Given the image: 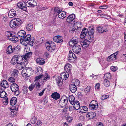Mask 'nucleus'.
<instances>
[{
  "label": "nucleus",
  "instance_id": "obj_35",
  "mask_svg": "<svg viewBox=\"0 0 126 126\" xmlns=\"http://www.w3.org/2000/svg\"><path fill=\"white\" fill-rule=\"evenodd\" d=\"M69 100L72 105H73L75 102V99L74 96L70 95L69 97Z\"/></svg>",
  "mask_w": 126,
  "mask_h": 126
},
{
  "label": "nucleus",
  "instance_id": "obj_12",
  "mask_svg": "<svg viewBox=\"0 0 126 126\" xmlns=\"http://www.w3.org/2000/svg\"><path fill=\"white\" fill-rule=\"evenodd\" d=\"M94 30L93 28H91L90 27L89 29H87V32H87L89 35V36L90 37V39L88 37L89 39V40H90L91 39H92V40L93 39V35L94 33Z\"/></svg>",
  "mask_w": 126,
  "mask_h": 126
},
{
  "label": "nucleus",
  "instance_id": "obj_3",
  "mask_svg": "<svg viewBox=\"0 0 126 126\" xmlns=\"http://www.w3.org/2000/svg\"><path fill=\"white\" fill-rule=\"evenodd\" d=\"M22 23V21L20 19L17 18L13 19L10 21L9 23L11 27L14 28L17 27H18Z\"/></svg>",
  "mask_w": 126,
  "mask_h": 126
},
{
  "label": "nucleus",
  "instance_id": "obj_20",
  "mask_svg": "<svg viewBox=\"0 0 126 126\" xmlns=\"http://www.w3.org/2000/svg\"><path fill=\"white\" fill-rule=\"evenodd\" d=\"M75 16L74 14H72L69 15L67 19V21L69 23L73 21L75 19Z\"/></svg>",
  "mask_w": 126,
  "mask_h": 126
},
{
  "label": "nucleus",
  "instance_id": "obj_5",
  "mask_svg": "<svg viewBox=\"0 0 126 126\" xmlns=\"http://www.w3.org/2000/svg\"><path fill=\"white\" fill-rule=\"evenodd\" d=\"M5 34L8 38V39L13 42L16 43L18 41V37L15 34H13L11 32H6Z\"/></svg>",
  "mask_w": 126,
  "mask_h": 126
},
{
  "label": "nucleus",
  "instance_id": "obj_41",
  "mask_svg": "<svg viewBox=\"0 0 126 126\" xmlns=\"http://www.w3.org/2000/svg\"><path fill=\"white\" fill-rule=\"evenodd\" d=\"M27 60V59H26V60H25V59H23V61L21 62V63H20V64L25 67L28 63Z\"/></svg>",
  "mask_w": 126,
  "mask_h": 126
},
{
  "label": "nucleus",
  "instance_id": "obj_17",
  "mask_svg": "<svg viewBox=\"0 0 126 126\" xmlns=\"http://www.w3.org/2000/svg\"><path fill=\"white\" fill-rule=\"evenodd\" d=\"M10 88L13 92L18 90L19 87L16 84L13 83L11 85Z\"/></svg>",
  "mask_w": 126,
  "mask_h": 126
},
{
  "label": "nucleus",
  "instance_id": "obj_44",
  "mask_svg": "<svg viewBox=\"0 0 126 126\" xmlns=\"http://www.w3.org/2000/svg\"><path fill=\"white\" fill-rule=\"evenodd\" d=\"M110 80H107L106 79H104V83L105 86L107 87H108L110 84V83L109 82V81Z\"/></svg>",
  "mask_w": 126,
  "mask_h": 126
},
{
  "label": "nucleus",
  "instance_id": "obj_8",
  "mask_svg": "<svg viewBox=\"0 0 126 126\" xmlns=\"http://www.w3.org/2000/svg\"><path fill=\"white\" fill-rule=\"evenodd\" d=\"M35 80L34 82V83L31 84L29 87L28 88L30 91H32L34 87L35 86L37 89H38L39 88L40 86V83L38 82V81L35 82Z\"/></svg>",
  "mask_w": 126,
  "mask_h": 126
},
{
  "label": "nucleus",
  "instance_id": "obj_4",
  "mask_svg": "<svg viewBox=\"0 0 126 126\" xmlns=\"http://www.w3.org/2000/svg\"><path fill=\"white\" fill-rule=\"evenodd\" d=\"M23 57L21 55H14L12 59L11 63L13 64H15L16 63L20 64L21 62L23 61Z\"/></svg>",
  "mask_w": 126,
  "mask_h": 126
},
{
  "label": "nucleus",
  "instance_id": "obj_56",
  "mask_svg": "<svg viewBox=\"0 0 126 126\" xmlns=\"http://www.w3.org/2000/svg\"><path fill=\"white\" fill-rule=\"evenodd\" d=\"M54 11L56 12L57 13V14L59 13L61 10L58 7H55L54 9Z\"/></svg>",
  "mask_w": 126,
  "mask_h": 126
},
{
  "label": "nucleus",
  "instance_id": "obj_26",
  "mask_svg": "<svg viewBox=\"0 0 126 126\" xmlns=\"http://www.w3.org/2000/svg\"><path fill=\"white\" fill-rule=\"evenodd\" d=\"M18 71L17 70L14 69L12 72L11 76L16 78L18 77Z\"/></svg>",
  "mask_w": 126,
  "mask_h": 126
},
{
  "label": "nucleus",
  "instance_id": "obj_52",
  "mask_svg": "<svg viewBox=\"0 0 126 126\" xmlns=\"http://www.w3.org/2000/svg\"><path fill=\"white\" fill-rule=\"evenodd\" d=\"M42 123L40 120H38L36 125V126H41Z\"/></svg>",
  "mask_w": 126,
  "mask_h": 126
},
{
  "label": "nucleus",
  "instance_id": "obj_46",
  "mask_svg": "<svg viewBox=\"0 0 126 126\" xmlns=\"http://www.w3.org/2000/svg\"><path fill=\"white\" fill-rule=\"evenodd\" d=\"M28 88L27 86L25 85L22 88V90L24 94H26L27 93V91Z\"/></svg>",
  "mask_w": 126,
  "mask_h": 126
},
{
  "label": "nucleus",
  "instance_id": "obj_33",
  "mask_svg": "<svg viewBox=\"0 0 126 126\" xmlns=\"http://www.w3.org/2000/svg\"><path fill=\"white\" fill-rule=\"evenodd\" d=\"M97 31L99 32L103 33L107 31V29H104L103 27L99 26L97 27Z\"/></svg>",
  "mask_w": 126,
  "mask_h": 126
},
{
  "label": "nucleus",
  "instance_id": "obj_50",
  "mask_svg": "<svg viewBox=\"0 0 126 126\" xmlns=\"http://www.w3.org/2000/svg\"><path fill=\"white\" fill-rule=\"evenodd\" d=\"M81 111L82 112H85L84 111H87L88 110V108L86 106H84L81 109Z\"/></svg>",
  "mask_w": 126,
  "mask_h": 126
},
{
  "label": "nucleus",
  "instance_id": "obj_25",
  "mask_svg": "<svg viewBox=\"0 0 126 126\" xmlns=\"http://www.w3.org/2000/svg\"><path fill=\"white\" fill-rule=\"evenodd\" d=\"M1 86L5 89L8 87L9 86L8 82L6 80H3L1 82Z\"/></svg>",
  "mask_w": 126,
  "mask_h": 126
},
{
  "label": "nucleus",
  "instance_id": "obj_38",
  "mask_svg": "<svg viewBox=\"0 0 126 126\" xmlns=\"http://www.w3.org/2000/svg\"><path fill=\"white\" fill-rule=\"evenodd\" d=\"M15 48L13 49L12 46L11 45L9 46L7 48V51L8 54H10L12 53L13 51V49L15 50Z\"/></svg>",
  "mask_w": 126,
  "mask_h": 126
},
{
  "label": "nucleus",
  "instance_id": "obj_19",
  "mask_svg": "<svg viewBox=\"0 0 126 126\" xmlns=\"http://www.w3.org/2000/svg\"><path fill=\"white\" fill-rule=\"evenodd\" d=\"M96 115V113L95 112H89L86 115V116L88 118L92 119L95 117Z\"/></svg>",
  "mask_w": 126,
  "mask_h": 126
},
{
  "label": "nucleus",
  "instance_id": "obj_1",
  "mask_svg": "<svg viewBox=\"0 0 126 126\" xmlns=\"http://www.w3.org/2000/svg\"><path fill=\"white\" fill-rule=\"evenodd\" d=\"M34 40V38L31 37L30 34H28L25 35L21 39L20 42L22 44L25 45L27 44L32 46L33 45Z\"/></svg>",
  "mask_w": 126,
  "mask_h": 126
},
{
  "label": "nucleus",
  "instance_id": "obj_62",
  "mask_svg": "<svg viewBox=\"0 0 126 126\" xmlns=\"http://www.w3.org/2000/svg\"><path fill=\"white\" fill-rule=\"evenodd\" d=\"M69 46L72 47L74 46L75 45V44H74V43H73L72 41H71V40L69 42Z\"/></svg>",
  "mask_w": 126,
  "mask_h": 126
},
{
  "label": "nucleus",
  "instance_id": "obj_13",
  "mask_svg": "<svg viewBox=\"0 0 126 126\" xmlns=\"http://www.w3.org/2000/svg\"><path fill=\"white\" fill-rule=\"evenodd\" d=\"M27 6L28 7H33L36 6L37 5V2L34 0H30L27 1Z\"/></svg>",
  "mask_w": 126,
  "mask_h": 126
},
{
  "label": "nucleus",
  "instance_id": "obj_45",
  "mask_svg": "<svg viewBox=\"0 0 126 126\" xmlns=\"http://www.w3.org/2000/svg\"><path fill=\"white\" fill-rule=\"evenodd\" d=\"M42 69L41 67H37L36 71L37 74L38 75L42 74Z\"/></svg>",
  "mask_w": 126,
  "mask_h": 126
},
{
  "label": "nucleus",
  "instance_id": "obj_49",
  "mask_svg": "<svg viewBox=\"0 0 126 126\" xmlns=\"http://www.w3.org/2000/svg\"><path fill=\"white\" fill-rule=\"evenodd\" d=\"M16 79V78L11 76V77L9 78L8 80L10 82H13L15 81V79Z\"/></svg>",
  "mask_w": 126,
  "mask_h": 126
},
{
  "label": "nucleus",
  "instance_id": "obj_42",
  "mask_svg": "<svg viewBox=\"0 0 126 126\" xmlns=\"http://www.w3.org/2000/svg\"><path fill=\"white\" fill-rule=\"evenodd\" d=\"M71 41H72L73 43L75 44V45L76 44H78L79 42V39L76 38H73L71 39Z\"/></svg>",
  "mask_w": 126,
  "mask_h": 126
},
{
  "label": "nucleus",
  "instance_id": "obj_23",
  "mask_svg": "<svg viewBox=\"0 0 126 126\" xmlns=\"http://www.w3.org/2000/svg\"><path fill=\"white\" fill-rule=\"evenodd\" d=\"M76 57L75 54L73 53L71 50H70L69 52V57L68 58V60L69 61H71L70 60H72V58L74 59Z\"/></svg>",
  "mask_w": 126,
  "mask_h": 126
},
{
  "label": "nucleus",
  "instance_id": "obj_15",
  "mask_svg": "<svg viewBox=\"0 0 126 126\" xmlns=\"http://www.w3.org/2000/svg\"><path fill=\"white\" fill-rule=\"evenodd\" d=\"M116 59V55L113 54L108 56L107 60L109 62H111L115 61Z\"/></svg>",
  "mask_w": 126,
  "mask_h": 126
},
{
  "label": "nucleus",
  "instance_id": "obj_32",
  "mask_svg": "<svg viewBox=\"0 0 126 126\" xmlns=\"http://www.w3.org/2000/svg\"><path fill=\"white\" fill-rule=\"evenodd\" d=\"M18 36L20 37H23L26 34L25 32L23 30H21L19 31L17 33Z\"/></svg>",
  "mask_w": 126,
  "mask_h": 126
},
{
  "label": "nucleus",
  "instance_id": "obj_22",
  "mask_svg": "<svg viewBox=\"0 0 126 126\" xmlns=\"http://www.w3.org/2000/svg\"><path fill=\"white\" fill-rule=\"evenodd\" d=\"M72 65L71 64L68 63L65 66L64 70L66 72L70 73L71 72V70L72 67Z\"/></svg>",
  "mask_w": 126,
  "mask_h": 126
},
{
  "label": "nucleus",
  "instance_id": "obj_27",
  "mask_svg": "<svg viewBox=\"0 0 126 126\" xmlns=\"http://www.w3.org/2000/svg\"><path fill=\"white\" fill-rule=\"evenodd\" d=\"M51 96L52 98L54 99L57 100L60 98V95L57 92H55L52 94Z\"/></svg>",
  "mask_w": 126,
  "mask_h": 126
},
{
  "label": "nucleus",
  "instance_id": "obj_53",
  "mask_svg": "<svg viewBox=\"0 0 126 126\" xmlns=\"http://www.w3.org/2000/svg\"><path fill=\"white\" fill-rule=\"evenodd\" d=\"M109 97V96L108 95H103L101 97V99L103 100L108 98Z\"/></svg>",
  "mask_w": 126,
  "mask_h": 126
},
{
  "label": "nucleus",
  "instance_id": "obj_51",
  "mask_svg": "<svg viewBox=\"0 0 126 126\" xmlns=\"http://www.w3.org/2000/svg\"><path fill=\"white\" fill-rule=\"evenodd\" d=\"M26 72V68H25L22 71V74L23 76H25Z\"/></svg>",
  "mask_w": 126,
  "mask_h": 126
},
{
  "label": "nucleus",
  "instance_id": "obj_16",
  "mask_svg": "<svg viewBox=\"0 0 126 126\" xmlns=\"http://www.w3.org/2000/svg\"><path fill=\"white\" fill-rule=\"evenodd\" d=\"M53 40L54 41L59 43L62 42L63 41L62 37L58 35L54 37L53 38Z\"/></svg>",
  "mask_w": 126,
  "mask_h": 126
},
{
  "label": "nucleus",
  "instance_id": "obj_37",
  "mask_svg": "<svg viewBox=\"0 0 126 126\" xmlns=\"http://www.w3.org/2000/svg\"><path fill=\"white\" fill-rule=\"evenodd\" d=\"M33 25L31 23H30L27 25L26 28L28 31H30L33 29Z\"/></svg>",
  "mask_w": 126,
  "mask_h": 126
},
{
  "label": "nucleus",
  "instance_id": "obj_63",
  "mask_svg": "<svg viewBox=\"0 0 126 126\" xmlns=\"http://www.w3.org/2000/svg\"><path fill=\"white\" fill-rule=\"evenodd\" d=\"M107 7H108L106 5H104L100 6L99 8L101 9H106Z\"/></svg>",
  "mask_w": 126,
  "mask_h": 126
},
{
  "label": "nucleus",
  "instance_id": "obj_18",
  "mask_svg": "<svg viewBox=\"0 0 126 126\" xmlns=\"http://www.w3.org/2000/svg\"><path fill=\"white\" fill-rule=\"evenodd\" d=\"M58 17L62 19L65 18L66 16L65 12L61 11L59 13L57 14Z\"/></svg>",
  "mask_w": 126,
  "mask_h": 126
},
{
  "label": "nucleus",
  "instance_id": "obj_57",
  "mask_svg": "<svg viewBox=\"0 0 126 126\" xmlns=\"http://www.w3.org/2000/svg\"><path fill=\"white\" fill-rule=\"evenodd\" d=\"M117 69V68L116 67L114 66H112L111 67V70L113 71H115Z\"/></svg>",
  "mask_w": 126,
  "mask_h": 126
},
{
  "label": "nucleus",
  "instance_id": "obj_34",
  "mask_svg": "<svg viewBox=\"0 0 126 126\" xmlns=\"http://www.w3.org/2000/svg\"><path fill=\"white\" fill-rule=\"evenodd\" d=\"M32 52H30L28 53H27L23 56V57L24 59H25V60L26 59L28 60V59L31 56L32 54Z\"/></svg>",
  "mask_w": 126,
  "mask_h": 126
},
{
  "label": "nucleus",
  "instance_id": "obj_31",
  "mask_svg": "<svg viewBox=\"0 0 126 126\" xmlns=\"http://www.w3.org/2000/svg\"><path fill=\"white\" fill-rule=\"evenodd\" d=\"M36 62L37 63H39L40 65H43L45 63L44 59L41 58H38L36 60Z\"/></svg>",
  "mask_w": 126,
  "mask_h": 126
},
{
  "label": "nucleus",
  "instance_id": "obj_48",
  "mask_svg": "<svg viewBox=\"0 0 126 126\" xmlns=\"http://www.w3.org/2000/svg\"><path fill=\"white\" fill-rule=\"evenodd\" d=\"M77 30H75L74 26L73 25L71 26L70 29V31L71 33H73L75 32Z\"/></svg>",
  "mask_w": 126,
  "mask_h": 126
},
{
  "label": "nucleus",
  "instance_id": "obj_2",
  "mask_svg": "<svg viewBox=\"0 0 126 126\" xmlns=\"http://www.w3.org/2000/svg\"><path fill=\"white\" fill-rule=\"evenodd\" d=\"M50 78V76L47 73H46L43 75L42 74L38 76H36L35 78V81H38L40 83H42L43 82H46L47 80H49Z\"/></svg>",
  "mask_w": 126,
  "mask_h": 126
},
{
  "label": "nucleus",
  "instance_id": "obj_30",
  "mask_svg": "<svg viewBox=\"0 0 126 126\" xmlns=\"http://www.w3.org/2000/svg\"><path fill=\"white\" fill-rule=\"evenodd\" d=\"M87 30L86 28H84L82 30L80 35V37L81 38H83L85 37L87 33Z\"/></svg>",
  "mask_w": 126,
  "mask_h": 126
},
{
  "label": "nucleus",
  "instance_id": "obj_9",
  "mask_svg": "<svg viewBox=\"0 0 126 126\" xmlns=\"http://www.w3.org/2000/svg\"><path fill=\"white\" fill-rule=\"evenodd\" d=\"M72 49L74 52L78 54L80 51L81 47L80 45L78 44H76L73 47Z\"/></svg>",
  "mask_w": 126,
  "mask_h": 126
},
{
  "label": "nucleus",
  "instance_id": "obj_58",
  "mask_svg": "<svg viewBox=\"0 0 126 126\" xmlns=\"http://www.w3.org/2000/svg\"><path fill=\"white\" fill-rule=\"evenodd\" d=\"M13 92H14V94L16 95H18L20 93V91L18 90L17 91H14Z\"/></svg>",
  "mask_w": 126,
  "mask_h": 126
},
{
  "label": "nucleus",
  "instance_id": "obj_24",
  "mask_svg": "<svg viewBox=\"0 0 126 126\" xmlns=\"http://www.w3.org/2000/svg\"><path fill=\"white\" fill-rule=\"evenodd\" d=\"M73 25L75 30H77L79 28H80L82 27V25L80 23L77 22H75L73 24Z\"/></svg>",
  "mask_w": 126,
  "mask_h": 126
},
{
  "label": "nucleus",
  "instance_id": "obj_43",
  "mask_svg": "<svg viewBox=\"0 0 126 126\" xmlns=\"http://www.w3.org/2000/svg\"><path fill=\"white\" fill-rule=\"evenodd\" d=\"M73 82L74 83L73 85L75 86L79 85L80 84V82L77 79H74L73 80Z\"/></svg>",
  "mask_w": 126,
  "mask_h": 126
},
{
  "label": "nucleus",
  "instance_id": "obj_39",
  "mask_svg": "<svg viewBox=\"0 0 126 126\" xmlns=\"http://www.w3.org/2000/svg\"><path fill=\"white\" fill-rule=\"evenodd\" d=\"M111 77V74L110 73H108L105 74L104 77L105 79L110 80Z\"/></svg>",
  "mask_w": 126,
  "mask_h": 126
},
{
  "label": "nucleus",
  "instance_id": "obj_64",
  "mask_svg": "<svg viewBox=\"0 0 126 126\" xmlns=\"http://www.w3.org/2000/svg\"><path fill=\"white\" fill-rule=\"evenodd\" d=\"M64 104H63V105L64 106H65L67 104V102H68V100L67 99H65L64 100Z\"/></svg>",
  "mask_w": 126,
  "mask_h": 126
},
{
  "label": "nucleus",
  "instance_id": "obj_21",
  "mask_svg": "<svg viewBox=\"0 0 126 126\" xmlns=\"http://www.w3.org/2000/svg\"><path fill=\"white\" fill-rule=\"evenodd\" d=\"M68 73L67 72H65L62 73L61 74L62 79L64 80H66L69 76Z\"/></svg>",
  "mask_w": 126,
  "mask_h": 126
},
{
  "label": "nucleus",
  "instance_id": "obj_40",
  "mask_svg": "<svg viewBox=\"0 0 126 126\" xmlns=\"http://www.w3.org/2000/svg\"><path fill=\"white\" fill-rule=\"evenodd\" d=\"M0 92L1 93L0 95L1 98H4L7 96V94L5 91L0 90Z\"/></svg>",
  "mask_w": 126,
  "mask_h": 126
},
{
  "label": "nucleus",
  "instance_id": "obj_59",
  "mask_svg": "<svg viewBox=\"0 0 126 126\" xmlns=\"http://www.w3.org/2000/svg\"><path fill=\"white\" fill-rule=\"evenodd\" d=\"M80 105H76V104H74V109L78 110L80 108Z\"/></svg>",
  "mask_w": 126,
  "mask_h": 126
},
{
  "label": "nucleus",
  "instance_id": "obj_29",
  "mask_svg": "<svg viewBox=\"0 0 126 126\" xmlns=\"http://www.w3.org/2000/svg\"><path fill=\"white\" fill-rule=\"evenodd\" d=\"M33 71L31 68H26V77H27L30 76L32 74Z\"/></svg>",
  "mask_w": 126,
  "mask_h": 126
},
{
  "label": "nucleus",
  "instance_id": "obj_11",
  "mask_svg": "<svg viewBox=\"0 0 126 126\" xmlns=\"http://www.w3.org/2000/svg\"><path fill=\"white\" fill-rule=\"evenodd\" d=\"M17 6L20 8L23 9L24 11H26L27 10L26 6H27V3H25L24 1H22L20 3L17 4Z\"/></svg>",
  "mask_w": 126,
  "mask_h": 126
},
{
  "label": "nucleus",
  "instance_id": "obj_6",
  "mask_svg": "<svg viewBox=\"0 0 126 126\" xmlns=\"http://www.w3.org/2000/svg\"><path fill=\"white\" fill-rule=\"evenodd\" d=\"M45 45L47 49L49 51H52L53 50H55L56 45L53 42H47Z\"/></svg>",
  "mask_w": 126,
  "mask_h": 126
},
{
  "label": "nucleus",
  "instance_id": "obj_47",
  "mask_svg": "<svg viewBox=\"0 0 126 126\" xmlns=\"http://www.w3.org/2000/svg\"><path fill=\"white\" fill-rule=\"evenodd\" d=\"M37 119L35 117H33L30 120V121L33 124L35 123Z\"/></svg>",
  "mask_w": 126,
  "mask_h": 126
},
{
  "label": "nucleus",
  "instance_id": "obj_10",
  "mask_svg": "<svg viewBox=\"0 0 126 126\" xmlns=\"http://www.w3.org/2000/svg\"><path fill=\"white\" fill-rule=\"evenodd\" d=\"M90 43V42L87 40H83L80 42V44L83 48H87Z\"/></svg>",
  "mask_w": 126,
  "mask_h": 126
},
{
  "label": "nucleus",
  "instance_id": "obj_7",
  "mask_svg": "<svg viewBox=\"0 0 126 126\" xmlns=\"http://www.w3.org/2000/svg\"><path fill=\"white\" fill-rule=\"evenodd\" d=\"M89 107L91 110L96 109L98 107L97 101L95 100L92 101L90 104Z\"/></svg>",
  "mask_w": 126,
  "mask_h": 126
},
{
  "label": "nucleus",
  "instance_id": "obj_36",
  "mask_svg": "<svg viewBox=\"0 0 126 126\" xmlns=\"http://www.w3.org/2000/svg\"><path fill=\"white\" fill-rule=\"evenodd\" d=\"M17 101V98L15 97H12L10 101V105L13 106L15 105Z\"/></svg>",
  "mask_w": 126,
  "mask_h": 126
},
{
  "label": "nucleus",
  "instance_id": "obj_55",
  "mask_svg": "<svg viewBox=\"0 0 126 126\" xmlns=\"http://www.w3.org/2000/svg\"><path fill=\"white\" fill-rule=\"evenodd\" d=\"M3 103L5 105H7L8 103V99L7 98H6L3 100Z\"/></svg>",
  "mask_w": 126,
  "mask_h": 126
},
{
  "label": "nucleus",
  "instance_id": "obj_28",
  "mask_svg": "<svg viewBox=\"0 0 126 126\" xmlns=\"http://www.w3.org/2000/svg\"><path fill=\"white\" fill-rule=\"evenodd\" d=\"M69 89L72 93H74L77 90V88L73 84H71L69 86Z\"/></svg>",
  "mask_w": 126,
  "mask_h": 126
},
{
  "label": "nucleus",
  "instance_id": "obj_54",
  "mask_svg": "<svg viewBox=\"0 0 126 126\" xmlns=\"http://www.w3.org/2000/svg\"><path fill=\"white\" fill-rule=\"evenodd\" d=\"M91 89V87L90 86H88L86 88L84 89V91L85 92L87 93L89 92Z\"/></svg>",
  "mask_w": 126,
  "mask_h": 126
},
{
  "label": "nucleus",
  "instance_id": "obj_14",
  "mask_svg": "<svg viewBox=\"0 0 126 126\" xmlns=\"http://www.w3.org/2000/svg\"><path fill=\"white\" fill-rule=\"evenodd\" d=\"M17 16L16 12L14 9H13L10 10L8 13V16L11 18L16 17Z\"/></svg>",
  "mask_w": 126,
  "mask_h": 126
},
{
  "label": "nucleus",
  "instance_id": "obj_60",
  "mask_svg": "<svg viewBox=\"0 0 126 126\" xmlns=\"http://www.w3.org/2000/svg\"><path fill=\"white\" fill-rule=\"evenodd\" d=\"M73 120V118L71 117H67V120L69 122H71Z\"/></svg>",
  "mask_w": 126,
  "mask_h": 126
},
{
  "label": "nucleus",
  "instance_id": "obj_61",
  "mask_svg": "<svg viewBox=\"0 0 126 126\" xmlns=\"http://www.w3.org/2000/svg\"><path fill=\"white\" fill-rule=\"evenodd\" d=\"M68 108V107L67 106L65 107L64 109H63L62 110V112L63 113H64L65 112H66L67 111Z\"/></svg>",
  "mask_w": 126,
  "mask_h": 126
}]
</instances>
